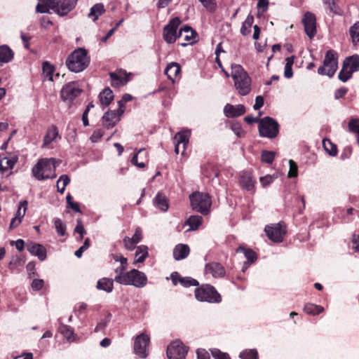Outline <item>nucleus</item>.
I'll use <instances>...</instances> for the list:
<instances>
[{
	"label": "nucleus",
	"instance_id": "51",
	"mask_svg": "<svg viewBox=\"0 0 359 359\" xmlns=\"http://www.w3.org/2000/svg\"><path fill=\"white\" fill-rule=\"evenodd\" d=\"M325 5L327 6L330 13L337 15H341L343 14L342 9L337 4L336 1H330Z\"/></svg>",
	"mask_w": 359,
	"mask_h": 359
},
{
	"label": "nucleus",
	"instance_id": "40",
	"mask_svg": "<svg viewBox=\"0 0 359 359\" xmlns=\"http://www.w3.org/2000/svg\"><path fill=\"white\" fill-rule=\"evenodd\" d=\"M323 146L324 149L330 156H335L337 154V147L328 139L323 140Z\"/></svg>",
	"mask_w": 359,
	"mask_h": 359
},
{
	"label": "nucleus",
	"instance_id": "46",
	"mask_svg": "<svg viewBox=\"0 0 359 359\" xmlns=\"http://www.w3.org/2000/svg\"><path fill=\"white\" fill-rule=\"evenodd\" d=\"M276 152L273 151L263 150L261 154V161L265 163H272L274 161Z\"/></svg>",
	"mask_w": 359,
	"mask_h": 359
},
{
	"label": "nucleus",
	"instance_id": "23",
	"mask_svg": "<svg viewBox=\"0 0 359 359\" xmlns=\"http://www.w3.org/2000/svg\"><path fill=\"white\" fill-rule=\"evenodd\" d=\"M181 72V66L176 62H171L168 64L164 73L167 76L168 79L170 80L172 83H175V79Z\"/></svg>",
	"mask_w": 359,
	"mask_h": 359
},
{
	"label": "nucleus",
	"instance_id": "5",
	"mask_svg": "<svg viewBox=\"0 0 359 359\" xmlns=\"http://www.w3.org/2000/svg\"><path fill=\"white\" fill-rule=\"evenodd\" d=\"M189 201L193 210L204 215L210 212L212 200L209 194L200 191L193 192L189 195Z\"/></svg>",
	"mask_w": 359,
	"mask_h": 359
},
{
	"label": "nucleus",
	"instance_id": "60",
	"mask_svg": "<svg viewBox=\"0 0 359 359\" xmlns=\"http://www.w3.org/2000/svg\"><path fill=\"white\" fill-rule=\"evenodd\" d=\"M353 74H351L349 72H348L346 69L341 67V70L339 72L338 74V79L345 83L348 81L351 77Z\"/></svg>",
	"mask_w": 359,
	"mask_h": 359
},
{
	"label": "nucleus",
	"instance_id": "64",
	"mask_svg": "<svg viewBox=\"0 0 359 359\" xmlns=\"http://www.w3.org/2000/svg\"><path fill=\"white\" fill-rule=\"evenodd\" d=\"M197 359H210L209 353L204 348H198L196 350Z\"/></svg>",
	"mask_w": 359,
	"mask_h": 359
},
{
	"label": "nucleus",
	"instance_id": "20",
	"mask_svg": "<svg viewBox=\"0 0 359 359\" xmlns=\"http://www.w3.org/2000/svg\"><path fill=\"white\" fill-rule=\"evenodd\" d=\"M205 271L214 278H222L225 276V270L219 262H210L205 264Z\"/></svg>",
	"mask_w": 359,
	"mask_h": 359
},
{
	"label": "nucleus",
	"instance_id": "15",
	"mask_svg": "<svg viewBox=\"0 0 359 359\" xmlns=\"http://www.w3.org/2000/svg\"><path fill=\"white\" fill-rule=\"evenodd\" d=\"M78 0H57L53 11L60 17L67 15L76 6Z\"/></svg>",
	"mask_w": 359,
	"mask_h": 359
},
{
	"label": "nucleus",
	"instance_id": "61",
	"mask_svg": "<svg viewBox=\"0 0 359 359\" xmlns=\"http://www.w3.org/2000/svg\"><path fill=\"white\" fill-rule=\"evenodd\" d=\"M44 285V281L43 279L35 278L32 280L31 286L34 291H39L41 290Z\"/></svg>",
	"mask_w": 359,
	"mask_h": 359
},
{
	"label": "nucleus",
	"instance_id": "39",
	"mask_svg": "<svg viewBox=\"0 0 359 359\" xmlns=\"http://www.w3.org/2000/svg\"><path fill=\"white\" fill-rule=\"evenodd\" d=\"M254 22V17L251 13H249L246 19L243 22L241 27V34L245 36L251 32V27Z\"/></svg>",
	"mask_w": 359,
	"mask_h": 359
},
{
	"label": "nucleus",
	"instance_id": "30",
	"mask_svg": "<svg viewBox=\"0 0 359 359\" xmlns=\"http://www.w3.org/2000/svg\"><path fill=\"white\" fill-rule=\"evenodd\" d=\"M236 252L237 253L242 252L243 253L245 257L246 258L247 264H253L257 259V253L252 250L251 248H245L243 245H240L236 250Z\"/></svg>",
	"mask_w": 359,
	"mask_h": 359
},
{
	"label": "nucleus",
	"instance_id": "44",
	"mask_svg": "<svg viewBox=\"0 0 359 359\" xmlns=\"http://www.w3.org/2000/svg\"><path fill=\"white\" fill-rule=\"evenodd\" d=\"M27 208V201L24 200L20 202L18 209L15 217H17L18 224H20Z\"/></svg>",
	"mask_w": 359,
	"mask_h": 359
},
{
	"label": "nucleus",
	"instance_id": "32",
	"mask_svg": "<svg viewBox=\"0 0 359 359\" xmlns=\"http://www.w3.org/2000/svg\"><path fill=\"white\" fill-rule=\"evenodd\" d=\"M14 57V52L8 45L0 46V63H8Z\"/></svg>",
	"mask_w": 359,
	"mask_h": 359
},
{
	"label": "nucleus",
	"instance_id": "35",
	"mask_svg": "<svg viewBox=\"0 0 359 359\" xmlns=\"http://www.w3.org/2000/svg\"><path fill=\"white\" fill-rule=\"evenodd\" d=\"M105 12L104 6L102 3H97L93 5L88 14V18H92L93 22H96L99 17Z\"/></svg>",
	"mask_w": 359,
	"mask_h": 359
},
{
	"label": "nucleus",
	"instance_id": "54",
	"mask_svg": "<svg viewBox=\"0 0 359 359\" xmlns=\"http://www.w3.org/2000/svg\"><path fill=\"white\" fill-rule=\"evenodd\" d=\"M290 170L287 173L288 178H294L298 175V165L296 162L290 159L289 161Z\"/></svg>",
	"mask_w": 359,
	"mask_h": 359
},
{
	"label": "nucleus",
	"instance_id": "53",
	"mask_svg": "<svg viewBox=\"0 0 359 359\" xmlns=\"http://www.w3.org/2000/svg\"><path fill=\"white\" fill-rule=\"evenodd\" d=\"M212 356L215 359H231V357L227 353L221 351L219 349L214 348L210 349Z\"/></svg>",
	"mask_w": 359,
	"mask_h": 359
},
{
	"label": "nucleus",
	"instance_id": "28",
	"mask_svg": "<svg viewBox=\"0 0 359 359\" xmlns=\"http://www.w3.org/2000/svg\"><path fill=\"white\" fill-rule=\"evenodd\" d=\"M114 278H102L97 281L96 288L98 290H102L107 293H111L114 290Z\"/></svg>",
	"mask_w": 359,
	"mask_h": 359
},
{
	"label": "nucleus",
	"instance_id": "47",
	"mask_svg": "<svg viewBox=\"0 0 359 359\" xmlns=\"http://www.w3.org/2000/svg\"><path fill=\"white\" fill-rule=\"evenodd\" d=\"M74 233H76L79 235V238L77 239L78 241H81L86 234V231L81 218L76 219V225L74 229Z\"/></svg>",
	"mask_w": 359,
	"mask_h": 359
},
{
	"label": "nucleus",
	"instance_id": "33",
	"mask_svg": "<svg viewBox=\"0 0 359 359\" xmlns=\"http://www.w3.org/2000/svg\"><path fill=\"white\" fill-rule=\"evenodd\" d=\"M36 6V11L40 13H51L50 10L53 11L55 6L54 0H39Z\"/></svg>",
	"mask_w": 359,
	"mask_h": 359
},
{
	"label": "nucleus",
	"instance_id": "58",
	"mask_svg": "<svg viewBox=\"0 0 359 359\" xmlns=\"http://www.w3.org/2000/svg\"><path fill=\"white\" fill-rule=\"evenodd\" d=\"M276 178V177L275 175H266L265 176L261 177L259 178V181L262 186L265 188L270 185Z\"/></svg>",
	"mask_w": 359,
	"mask_h": 359
},
{
	"label": "nucleus",
	"instance_id": "2",
	"mask_svg": "<svg viewBox=\"0 0 359 359\" xmlns=\"http://www.w3.org/2000/svg\"><path fill=\"white\" fill-rule=\"evenodd\" d=\"M231 76L238 93L243 96L248 95L251 90V79L244 68L241 65L232 64Z\"/></svg>",
	"mask_w": 359,
	"mask_h": 359
},
{
	"label": "nucleus",
	"instance_id": "34",
	"mask_svg": "<svg viewBox=\"0 0 359 359\" xmlns=\"http://www.w3.org/2000/svg\"><path fill=\"white\" fill-rule=\"evenodd\" d=\"M99 100L102 105L109 106L114 100L113 91L109 88H104L99 94Z\"/></svg>",
	"mask_w": 359,
	"mask_h": 359
},
{
	"label": "nucleus",
	"instance_id": "8",
	"mask_svg": "<svg viewBox=\"0 0 359 359\" xmlns=\"http://www.w3.org/2000/svg\"><path fill=\"white\" fill-rule=\"evenodd\" d=\"M264 232L268 238L274 243H282L286 233V226L283 222L266 225Z\"/></svg>",
	"mask_w": 359,
	"mask_h": 359
},
{
	"label": "nucleus",
	"instance_id": "29",
	"mask_svg": "<svg viewBox=\"0 0 359 359\" xmlns=\"http://www.w3.org/2000/svg\"><path fill=\"white\" fill-rule=\"evenodd\" d=\"M59 326L58 332L69 342L74 340V329L67 325L60 322V318L58 319Z\"/></svg>",
	"mask_w": 359,
	"mask_h": 359
},
{
	"label": "nucleus",
	"instance_id": "21",
	"mask_svg": "<svg viewBox=\"0 0 359 359\" xmlns=\"http://www.w3.org/2000/svg\"><path fill=\"white\" fill-rule=\"evenodd\" d=\"M118 121L119 118L116 117V113L112 110L107 111L101 118L102 126L107 130L114 128Z\"/></svg>",
	"mask_w": 359,
	"mask_h": 359
},
{
	"label": "nucleus",
	"instance_id": "59",
	"mask_svg": "<svg viewBox=\"0 0 359 359\" xmlns=\"http://www.w3.org/2000/svg\"><path fill=\"white\" fill-rule=\"evenodd\" d=\"M36 264L35 262L31 261L27 263L26 266V270L27 271V275L29 278H32L34 276H37L38 273L36 272Z\"/></svg>",
	"mask_w": 359,
	"mask_h": 359
},
{
	"label": "nucleus",
	"instance_id": "3",
	"mask_svg": "<svg viewBox=\"0 0 359 359\" xmlns=\"http://www.w3.org/2000/svg\"><path fill=\"white\" fill-rule=\"evenodd\" d=\"M114 280L120 285H132L137 288H142L148 283L147 275L136 269L126 271L124 275L116 276Z\"/></svg>",
	"mask_w": 359,
	"mask_h": 359
},
{
	"label": "nucleus",
	"instance_id": "48",
	"mask_svg": "<svg viewBox=\"0 0 359 359\" xmlns=\"http://www.w3.org/2000/svg\"><path fill=\"white\" fill-rule=\"evenodd\" d=\"M349 34L353 43L359 42V21L351 26Z\"/></svg>",
	"mask_w": 359,
	"mask_h": 359
},
{
	"label": "nucleus",
	"instance_id": "6",
	"mask_svg": "<svg viewBox=\"0 0 359 359\" xmlns=\"http://www.w3.org/2000/svg\"><path fill=\"white\" fill-rule=\"evenodd\" d=\"M338 68V54L332 49L326 51L323 65L318 69V74L332 78Z\"/></svg>",
	"mask_w": 359,
	"mask_h": 359
},
{
	"label": "nucleus",
	"instance_id": "11",
	"mask_svg": "<svg viewBox=\"0 0 359 359\" xmlns=\"http://www.w3.org/2000/svg\"><path fill=\"white\" fill-rule=\"evenodd\" d=\"M150 343V337L145 333H141L136 336L134 341V353L140 358H146L149 353L147 347Z\"/></svg>",
	"mask_w": 359,
	"mask_h": 359
},
{
	"label": "nucleus",
	"instance_id": "41",
	"mask_svg": "<svg viewBox=\"0 0 359 359\" xmlns=\"http://www.w3.org/2000/svg\"><path fill=\"white\" fill-rule=\"evenodd\" d=\"M42 71L44 76L49 81H53V74L55 72V67L49 62L44 61L42 63Z\"/></svg>",
	"mask_w": 359,
	"mask_h": 359
},
{
	"label": "nucleus",
	"instance_id": "38",
	"mask_svg": "<svg viewBox=\"0 0 359 359\" xmlns=\"http://www.w3.org/2000/svg\"><path fill=\"white\" fill-rule=\"evenodd\" d=\"M304 311L311 316H317L324 311V307L312 303H306Z\"/></svg>",
	"mask_w": 359,
	"mask_h": 359
},
{
	"label": "nucleus",
	"instance_id": "25",
	"mask_svg": "<svg viewBox=\"0 0 359 359\" xmlns=\"http://www.w3.org/2000/svg\"><path fill=\"white\" fill-rule=\"evenodd\" d=\"M153 205L162 212H166L169 208V200L165 194L159 191L153 199Z\"/></svg>",
	"mask_w": 359,
	"mask_h": 359
},
{
	"label": "nucleus",
	"instance_id": "50",
	"mask_svg": "<svg viewBox=\"0 0 359 359\" xmlns=\"http://www.w3.org/2000/svg\"><path fill=\"white\" fill-rule=\"evenodd\" d=\"M4 160H6V163L7 165V167H4L2 165V163H3V161H1L0 162V170L1 171H4L6 170H7L8 168L12 169L13 168V166L15 165V164L17 163L18 160V158L17 156L15 155H13L9 158L8 157H5Z\"/></svg>",
	"mask_w": 359,
	"mask_h": 359
},
{
	"label": "nucleus",
	"instance_id": "42",
	"mask_svg": "<svg viewBox=\"0 0 359 359\" xmlns=\"http://www.w3.org/2000/svg\"><path fill=\"white\" fill-rule=\"evenodd\" d=\"M241 359H259L258 351L256 348H248L239 353Z\"/></svg>",
	"mask_w": 359,
	"mask_h": 359
},
{
	"label": "nucleus",
	"instance_id": "13",
	"mask_svg": "<svg viewBox=\"0 0 359 359\" xmlns=\"http://www.w3.org/2000/svg\"><path fill=\"white\" fill-rule=\"evenodd\" d=\"M180 24V18L175 17L163 27V37L167 43L172 44L176 41L177 30Z\"/></svg>",
	"mask_w": 359,
	"mask_h": 359
},
{
	"label": "nucleus",
	"instance_id": "12",
	"mask_svg": "<svg viewBox=\"0 0 359 359\" xmlns=\"http://www.w3.org/2000/svg\"><path fill=\"white\" fill-rule=\"evenodd\" d=\"M83 92L76 83L69 82L65 84L60 90V97L64 102H69L70 103L80 96Z\"/></svg>",
	"mask_w": 359,
	"mask_h": 359
},
{
	"label": "nucleus",
	"instance_id": "7",
	"mask_svg": "<svg viewBox=\"0 0 359 359\" xmlns=\"http://www.w3.org/2000/svg\"><path fill=\"white\" fill-rule=\"evenodd\" d=\"M258 131L259 136L262 137L274 139L279 134L280 125L274 118L264 116L260 120Z\"/></svg>",
	"mask_w": 359,
	"mask_h": 359
},
{
	"label": "nucleus",
	"instance_id": "31",
	"mask_svg": "<svg viewBox=\"0 0 359 359\" xmlns=\"http://www.w3.org/2000/svg\"><path fill=\"white\" fill-rule=\"evenodd\" d=\"M148 250L149 248L147 245H141L137 246L133 264H136L137 263H143L147 257H149Z\"/></svg>",
	"mask_w": 359,
	"mask_h": 359
},
{
	"label": "nucleus",
	"instance_id": "49",
	"mask_svg": "<svg viewBox=\"0 0 359 359\" xmlns=\"http://www.w3.org/2000/svg\"><path fill=\"white\" fill-rule=\"evenodd\" d=\"M109 76L112 81V83H111L112 86H118L120 85H124L128 81L127 79L122 78L121 76H120L115 72H110Z\"/></svg>",
	"mask_w": 359,
	"mask_h": 359
},
{
	"label": "nucleus",
	"instance_id": "24",
	"mask_svg": "<svg viewBox=\"0 0 359 359\" xmlns=\"http://www.w3.org/2000/svg\"><path fill=\"white\" fill-rule=\"evenodd\" d=\"M189 252L190 248L187 244L180 243L175 246L172 255L176 261H180L187 257Z\"/></svg>",
	"mask_w": 359,
	"mask_h": 359
},
{
	"label": "nucleus",
	"instance_id": "4",
	"mask_svg": "<svg viewBox=\"0 0 359 359\" xmlns=\"http://www.w3.org/2000/svg\"><path fill=\"white\" fill-rule=\"evenodd\" d=\"M194 295L196 299L201 302L219 304L222 302V296L210 284H199L194 290Z\"/></svg>",
	"mask_w": 359,
	"mask_h": 359
},
{
	"label": "nucleus",
	"instance_id": "57",
	"mask_svg": "<svg viewBox=\"0 0 359 359\" xmlns=\"http://www.w3.org/2000/svg\"><path fill=\"white\" fill-rule=\"evenodd\" d=\"M120 266L117 267L114 270V272L116 273V276H121L125 274L128 268V259H122V261L120 262Z\"/></svg>",
	"mask_w": 359,
	"mask_h": 359
},
{
	"label": "nucleus",
	"instance_id": "10",
	"mask_svg": "<svg viewBox=\"0 0 359 359\" xmlns=\"http://www.w3.org/2000/svg\"><path fill=\"white\" fill-rule=\"evenodd\" d=\"M56 169V160L54 158H42L32 168V175L38 180L40 175H46L52 170Z\"/></svg>",
	"mask_w": 359,
	"mask_h": 359
},
{
	"label": "nucleus",
	"instance_id": "16",
	"mask_svg": "<svg viewBox=\"0 0 359 359\" xmlns=\"http://www.w3.org/2000/svg\"><path fill=\"white\" fill-rule=\"evenodd\" d=\"M170 279L173 285H177L178 283L184 287H189L191 286H197L199 285V282L190 276L182 277L177 271H174L170 274Z\"/></svg>",
	"mask_w": 359,
	"mask_h": 359
},
{
	"label": "nucleus",
	"instance_id": "62",
	"mask_svg": "<svg viewBox=\"0 0 359 359\" xmlns=\"http://www.w3.org/2000/svg\"><path fill=\"white\" fill-rule=\"evenodd\" d=\"M104 135V132L101 129H97L93 131L90 137V140L93 142H97Z\"/></svg>",
	"mask_w": 359,
	"mask_h": 359
},
{
	"label": "nucleus",
	"instance_id": "27",
	"mask_svg": "<svg viewBox=\"0 0 359 359\" xmlns=\"http://www.w3.org/2000/svg\"><path fill=\"white\" fill-rule=\"evenodd\" d=\"M191 135V130L189 129L180 130L176 133L174 137V140L175 142L178 144H182L183 145V151L182 154L184 155L185 152L186 146L189 143V137Z\"/></svg>",
	"mask_w": 359,
	"mask_h": 359
},
{
	"label": "nucleus",
	"instance_id": "19",
	"mask_svg": "<svg viewBox=\"0 0 359 359\" xmlns=\"http://www.w3.org/2000/svg\"><path fill=\"white\" fill-rule=\"evenodd\" d=\"M342 68L346 69L351 74L359 71V55L353 54L345 57L342 63Z\"/></svg>",
	"mask_w": 359,
	"mask_h": 359
},
{
	"label": "nucleus",
	"instance_id": "36",
	"mask_svg": "<svg viewBox=\"0 0 359 359\" xmlns=\"http://www.w3.org/2000/svg\"><path fill=\"white\" fill-rule=\"evenodd\" d=\"M203 217L201 215H195L189 216L184 222V225L189 226V231H196L202 224Z\"/></svg>",
	"mask_w": 359,
	"mask_h": 359
},
{
	"label": "nucleus",
	"instance_id": "37",
	"mask_svg": "<svg viewBox=\"0 0 359 359\" xmlns=\"http://www.w3.org/2000/svg\"><path fill=\"white\" fill-rule=\"evenodd\" d=\"M59 135L58 128L56 126L53 125L49 128L43 137V144L48 145L52 142L55 140V138Z\"/></svg>",
	"mask_w": 359,
	"mask_h": 359
},
{
	"label": "nucleus",
	"instance_id": "22",
	"mask_svg": "<svg viewBox=\"0 0 359 359\" xmlns=\"http://www.w3.org/2000/svg\"><path fill=\"white\" fill-rule=\"evenodd\" d=\"M239 183L243 189L247 191H253L255 188V181L253 180L250 172H244L240 175Z\"/></svg>",
	"mask_w": 359,
	"mask_h": 359
},
{
	"label": "nucleus",
	"instance_id": "9",
	"mask_svg": "<svg viewBox=\"0 0 359 359\" xmlns=\"http://www.w3.org/2000/svg\"><path fill=\"white\" fill-rule=\"evenodd\" d=\"M189 347L180 339L172 341L167 347L166 355L168 359H186Z\"/></svg>",
	"mask_w": 359,
	"mask_h": 359
},
{
	"label": "nucleus",
	"instance_id": "63",
	"mask_svg": "<svg viewBox=\"0 0 359 359\" xmlns=\"http://www.w3.org/2000/svg\"><path fill=\"white\" fill-rule=\"evenodd\" d=\"M348 89L346 87H341L337 89L334 92V99L339 100L343 98L344 95L347 93Z\"/></svg>",
	"mask_w": 359,
	"mask_h": 359
},
{
	"label": "nucleus",
	"instance_id": "14",
	"mask_svg": "<svg viewBox=\"0 0 359 359\" xmlns=\"http://www.w3.org/2000/svg\"><path fill=\"white\" fill-rule=\"evenodd\" d=\"M305 34L312 39L316 34V17L314 13L306 11L302 19Z\"/></svg>",
	"mask_w": 359,
	"mask_h": 359
},
{
	"label": "nucleus",
	"instance_id": "26",
	"mask_svg": "<svg viewBox=\"0 0 359 359\" xmlns=\"http://www.w3.org/2000/svg\"><path fill=\"white\" fill-rule=\"evenodd\" d=\"M142 239V231L140 228L136 229L132 238L126 237L123 239L124 246L128 250H133L136 248V244L139 243Z\"/></svg>",
	"mask_w": 359,
	"mask_h": 359
},
{
	"label": "nucleus",
	"instance_id": "18",
	"mask_svg": "<svg viewBox=\"0 0 359 359\" xmlns=\"http://www.w3.org/2000/svg\"><path fill=\"white\" fill-rule=\"evenodd\" d=\"M245 107L241 104L236 105L226 104L224 107V114L227 118L241 116L245 113Z\"/></svg>",
	"mask_w": 359,
	"mask_h": 359
},
{
	"label": "nucleus",
	"instance_id": "52",
	"mask_svg": "<svg viewBox=\"0 0 359 359\" xmlns=\"http://www.w3.org/2000/svg\"><path fill=\"white\" fill-rule=\"evenodd\" d=\"M199 2L205 7L209 12L215 13L217 9V3L215 0H198Z\"/></svg>",
	"mask_w": 359,
	"mask_h": 359
},
{
	"label": "nucleus",
	"instance_id": "43",
	"mask_svg": "<svg viewBox=\"0 0 359 359\" xmlns=\"http://www.w3.org/2000/svg\"><path fill=\"white\" fill-rule=\"evenodd\" d=\"M54 225L56 232L59 236H64L66 235L67 225L61 219L55 218Z\"/></svg>",
	"mask_w": 359,
	"mask_h": 359
},
{
	"label": "nucleus",
	"instance_id": "45",
	"mask_svg": "<svg viewBox=\"0 0 359 359\" xmlns=\"http://www.w3.org/2000/svg\"><path fill=\"white\" fill-rule=\"evenodd\" d=\"M112 318V314L111 312L107 311L104 319L102 320L100 323H97L96 327H95L94 332H98L104 330L110 323Z\"/></svg>",
	"mask_w": 359,
	"mask_h": 359
},
{
	"label": "nucleus",
	"instance_id": "17",
	"mask_svg": "<svg viewBox=\"0 0 359 359\" xmlns=\"http://www.w3.org/2000/svg\"><path fill=\"white\" fill-rule=\"evenodd\" d=\"M27 251L32 255L38 258L41 262H43L47 259V250L40 243L29 242L26 245Z\"/></svg>",
	"mask_w": 359,
	"mask_h": 359
},
{
	"label": "nucleus",
	"instance_id": "1",
	"mask_svg": "<svg viewBox=\"0 0 359 359\" xmlns=\"http://www.w3.org/2000/svg\"><path fill=\"white\" fill-rule=\"evenodd\" d=\"M90 63V57L88 50L83 47L74 50L65 60L67 69L74 73H80L84 71Z\"/></svg>",
	"mask_w": 359,
	"mask_h": 359
},
{
	"label": "nucleus",
	"instance_id": "55",
	"mask_svg": "<svg viewBox=\"0 0 359 359\" xmlns=\"http://www.w3.org/2000/svg\"><path fill=\"white\" fill-rule=\"evenodd\" d=\"M230 128L238 137H241L245 134L242 128L241 124L238 122L231 123Z\"/></svg>",
	"mask_w": 359,
	"mask_h": 359
},
{
	"label": "nucleus",
	"instance_id": "56",
	"mask_svg": "<svg viewBox=\"0 0 359 359\" xmlns=\"http://www.w3.org/2000/svg\"><path fill=\"white\" fill-rule=\"evenodd\" d=\"M348 130L351 133H357L359 132V118H351L348 124Z\"/></svg>",
	"mask_w": 359,
	"mask_h": 359
}]
</instances>
